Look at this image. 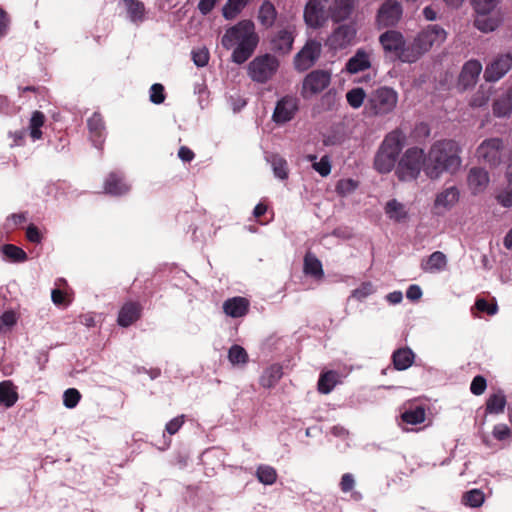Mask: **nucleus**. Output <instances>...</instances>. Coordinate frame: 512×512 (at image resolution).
I'll use <instances>...</instances> for the list:
<instances>
[{"label":"nucleus","mask_w":512,"mask_h":512,"mask_svg":"<svg viewBox=\"0 0 512 512\" xmlns=\"http://www.w3.org/2000/svg\"><path fill=\"white\" fill-rule=\"evenodd\" d=\"M423 168L426 173V155L419 147H411L401 157L396 174L401 181L415 180Z\"/></svg>","instance_id":"5"},{"label":"nucleus","mask_w":512,"mask_h":512,"mask_svg":"<svg viewBox=\"0 0 512 512\" xmlns=\"http://www.w3.org/2000/svg\"><path fill=\"white\" fill-rule=\"evenodd\" d=\"M26 238L32 243H40L42 235L34 224H30L26 230Z\"/></svg>","instance_id":"61"},{"label":"nucleus","mask_w":512,"mask_h":512,"mask_svg":"<svg viewBox=\"0 0 512 512\" xmlns=\"http://www.w3.org/2000/svg\"><path fill=\"white\" fill-rule=\"evenodd\" d=\"M321 43L317 40H308L294 57V66L297 71L303 72L311 68L320 58Z\"/></svg>","instance_id":"11"},{"label":"nucleus","mask_w":512,"mask_h":512,"mask_svg":"<svg viewBox=\"0 0 512 512\" xmlns=\"http://www.w3.org/2000/svg\"><path fill=\"white\" fill-rule=\"evenodd\" d=\"M475 307L480 312H485L488 315H494L498 311V306L496 303H489L486 299L480 298L475 302Z\"/></svg>","instance_id":"55"},{"label":"nucleus","mask_w":512,"mask_h":512,"mask_svg":"<svg viewBox=\"0 0 512 512\" xmlns=\"http://www.w3.org/2000/svg\"><path fill=\"white\" fill-rule=\"evenodd\" d=\"M422 296V290L418 285H410L406 291V297L409 300L416 301L419 300Z\"/></svg>","instance_id":"64"},{"label":"nucleus","mask_w":512,"mask_h":512,"mask_svg":"<svg viewBox=\"0 0 512 512\" xmlns=\"http://www.w3.org/2000/svg\"><path fill=\"white\" fill-rule=\"evenodd\" d=\"M415 354L408 348L403 347L395 350L392 354V362L396 370H406L414 363Z\"/></svg>","instance_id":"29"},{"label":"nucleus","mask_w":512,"mask_h":512,"mask_svg":"<svg viewBox=\"0 0 512 512\" xmlns=\"http://www.w3.org/2000/svg\"><path fill=\"white\" fill-rule=\"evenodd\" d=\"M164 86L160 83H155L150 88V101L154 104H161L165 101Z\"/></svg>","instance_id":"52"},{"label":"nucleus","mask_w":512,"mask_h":512,"mask_svg":"<svg viewBox=\"0 0 512 512\" xmlns=\"http://www.w3.org/2000/svg\"><path fill=\"white\" fill-rule=\"evenodd\" d=\"M303 271L306 275L312 276L315 279H322L324 277L321 261L311 252H307L304 256Z\"/></svg>","instance_id":"33"},{"label":"nucleus","mask_w":512,"mask_h":512,"mask_svg":"<svg viewBox=\"0 0 512 512\" xmlns=\"http://www.w3.org/2000/svg\"><path fill=\"white\" fill-rule=\"evenodd\" d=\"M299 109V101L296 97L286 95L276 103L273 113V121L277 124H284L292 120Z\"/></svg>","instance_id":"14"},{"label":"nucleus","mask_w":512,"mask_h":512,"mask_svg":"<svg viewBox=\"0 0 512 512\" xmlns=\"http://www.w3.org/2000/svg\"><path fill=\"white\" fill-rule=\"evenodd\" d=\"M19 399L17 387L10 380L0 382V405L5 408L13 407Z\"/></svg>","instance_id":"26"},{"label":"nucleus","mask_w":512,"mask_h":512,"mask_svg":"<svg viewBox=\"0 0 512 512\" xmlns=\"http://www.w3.org/2000/svg\"><path fill=\"white\" fill-rule=\"evenodd\" d=\"M258 481L264 485H272L277 480L276 470L269 465H260L256 470Z\"/></svg>","instance_id":"43"},{"label":"nucleus","mask_w":512,"mask_h":512,"mask_svg":"<svg viewBox=\"0 0 512 512\" xmlns=\"http://www.w3.org/2000/svg\"><path fill=\"white\" fill-rule=\"evenodd\" d=\"M51 298L55 305H67L66 293L60 289H53L51 292Z\"/></svg>","instance_id":"63"},{"label":"nucleus","mask_w":512,"mask_h":512,"mask_svg":"<svg viewBox=\"0 0 512 512\" xmlns=\"http://www.w3.org/2000/svg\"><path fill=\"white\" fill-rule=\"evenodd\" d=\"M504 143L500 138L485 139L476 150V157L479 161L488 164L490 167L498 166L504 154Z\"/></svg>","instance_id":"9"},{"label":"nucleus","mask_w":512,"mask_h":512,"mask_svg":"<svg viewBox=\"0 0 512 512\" xmlns=\"http://www.w3.org/2000/svg\"><path fill=\"white\" fill-rule=\"evenodd\" d=\"M462 501L465 505L470 507H479L484 502V494L479 489H472L464 493Z\"/></svg>","instance_id":"48"},{"label":"nucleus","mask_w":512,"mask_h":512,"mask_svg":"<svg viewBox=\"0 0 512 512\" xmlns=\"http://www.w3.org/2000/svg\"><path fill=\"white\" fill-rule=\"evenodd\" d=\"M512 113V86L493 103V114L496 117L509 116Z\"/></svg>","instance_id":"30"},{"label":"nucleus","mask_w":512,"mask_h":512,"mask_svg":"<svg viewBox=\"0 0 512 512\" xmlns=\"http://www.w3.org/2000/svg\"><path fill=\"white\" fill-rule=\"evenodd\" d=\"M127 11L129 20L139 25L146 20V8L140 0H122Z\"/></svg>","instance_id":"27"},{"label":"nucleus","mask_w":512,"mask_h":512,"mask_svg":"<svg viewBox=\"0 0 512 512\" xmlns=\"http://www.w3.org/2000/svg\"><path fill=\"white\" fill-rule=\"evenodd\" d=\"M366 98V93L362 88H353L346 94L348 104L352 108H360Z\"/></svg>","instance_id":"49"},{"label":"nucleus","mask_w":512,"mask_h":512,"mask_svg":"<svg viewBox=\"0 0 512 512\" xmlns=\"http://www.w3.org/2000/svg\"><path fill=\"white\" fill-rule=\"evenodd\" d=\"M461 147L452 139L435 141L426 155V175L438 179L443 173H456L461 164Z\"/></svg>","instance_id":"1"},{"label":"nucleus","mask_w":512,"mask_h":512,"mask_svg":"<svg viewBox=\"0 0 512 512\" xmlns=\"http://www.w3.org/2000/svg\"><path fill=\"white\" fill-rule=\"evenodd\" d=\"M46 117L41 111H34L30 118L29 129L30 136L33 140H39L42 138L41 127L45 124Z\"/></svg>","instance_id":"40"},{"label":"nucleus","mask_w":512,"mask_h":512,"mask_svg":"<svg viewBox=\"0 0 512 512\" xmlns=\"http://www.w3.org/2000/svg\"><path fill=\"white\" fill-rule=\"evenodd\" d=\"M282 376V366L279 364H272L263 371L259 383L264 388H272L279 382Z\"/></svg>","instance_id":"31"},{"label":"nucleus","mask_w":512,"mask_h":512,"mask_svg":"<svg viewBox=\"0 0 512 512\" xmlns=\"http://www.w3.org/2000/svg\"><path fill=\"white\" fill-rule=\"evenodd\" d=\"M331 72L324 69H315L309 72L302 82L301 96L308 99L323 92L331 83Z\"/></svg>","instance_id":"7"},{"label":"nucleus","mask_w":512,"mask_h":512,"mask_svg":"<svg viewBox=\"0 0 512 512\" xmlns=\"http://www.w3.org/2000/svg\"><path fill=\"white\" fill-rule=\"evenodd\" d=\"M277 18V10L270 1H264L258 12V20L265 28H270L274 25Z\"/></svg>","instance_id":"34"},{"label":"nucleus","mask_w":512,"mask_h":512,"mask_svg":"<svg viewBox=\"0 0 512 512\" xmlns=\"http://www.w3.org/2000/svg\"><path fill=\"white\" fill-rule=\"evenodd\" d=\"M501 23L499 14H476L473 25L483 33H489L496 30Z\"/></svg>","instance_id":"28"},{"label":"nucleus","mask_w":512,"mask_h":512,"mask_svg":"<svg viewBox=\"0 0 512 512\" xmlns=\"http://www.w3.org/2000/svg\"><path fill=\"white\" fill-rule=\"evenodd\" d=\"M228 359L232 365H245L249 361V356L242 346L234 344L228 351Z\"/></svg>","instance_id":"44"},{"label":"nucleus","mask_w":512,"mask_h":512,"mask_svg":"<svg viewBox=\"0 0 512 512\" xmlns=\"http://www.w3.org/2000/svg\"><path fill=\"white\" fill-rule=\"evenodd\" d=\"M3 254L14 262H23L27 259L26 252L13 244H5L2 248Z\"/></svg>","instance_id":"47"},{"label":"nucleus","mask_w":512,"mask_h":512,"mask_svg":"<svg viewBox=\"0 0 512 512\" xmlns=\"http://www.w3.org/2000/svg\"><path fill=\"white\" fill-rule=\"evenodd\" d=\"M251 0H227L222 9L223 17L226 20L235 19Z\"/></svg>","instance_id":"39"},{"label":"nucleus","mask_w":512,"mask_h":512,"mask_svg":"<svg viewBox=\"0 0 512 512\" xmlns=\"http://www.w3.org/2000/svg\"><path fill=\"white\" fill-rule=\"evenodd\" d=\"M303 18L308 27L319 29L325 25L329 16L321 0H309L304 7Z\"/></svg>","instance_id":"12"},{"label":"nucleus","mask_w":512,"mask_h":512,"mask_svg":"<svg viewBox=\"0 0 512 512\" xmlns=\"http://www.w3.org/2000/svg\"><path fill=\"white\" fill-rule=\"evenodd\" d=\"M375 292L374 286L370 281L363 282L361 285L352 291L351 297L358 301H363L368 296Z\"/></svg>","instance_id":"50"},{"label":"nucleus","mask_w":512,"mask_h":512,"mask_svg":"<svg viewBox=\"0 0 512 512\" xmlns=\"http://www.w3.org/2000/svg\"><path fill=\"white\" fill-rule=\"evenodd\" d=\"M356 0H336L335 16L338 19H346L353 12Z\"/></svg>","instance_id":"46"},{"label":"nucleus","mask_w":512,"mask_h":512,"mask_svg":"<svg viewBox=\"0 0 512 512\" xmlns=\"http://www.w3.org/2000/svg\"><path fill=\"white\" fill-rule=\"evenodd\" d=\"M87 127L93 145L97 149H102L105 141V122L102 115L99 112H94L92 116L87 119Z\"/></svg>","instance_id":"18"},{"label":"nucleus","mask_w":512,"mask_h":512,"mask_svg":"<svg viewBox=\"0 0 512 512\" xmlns=\"http://www.w3.org/2000/svg\"><path fill=\"white\" fill-rule=\"evenodd\" d=\"M17 322L16 314L12 310L5 311L0 317V333L3 331V328H11Z\"/></svg>","instance_id":"59"},{"label":"nucleus","mask_w":512,"mask_h":512,"mask_svg":"<svg viewBox=\"0 0 512 512\" xmlns=\"http://www.w3.org/2000/svg\"><path fill=\"white\" fill-rule=\"evenodd\" d=\"M403 16V7L396 0H386L379 7L376 14V27L378 30L384 28H394L401 21Z\"/></svg>","instance_id":"8"},{"label":"nucleus","mask_w":512,"mask_h":512,"mask_svg":"<svg viewBox=\"0 0 512 512\" xmlns=\"http://www.w3.org/2000/svg\"><path fill=\"white\" fill-rule=\"evenodd\" d=\"M397 103L398 93L391 87L382 86L369 94L366 110L373 116H385L393 112Z\"/></svg>","instance_id":"4"},{"label":"nucleus","mask_w":512,"mask_h":512,"mask_svg":"<svg viewBox=\"0 0 512 512\" xmlns=\"http://www.w3.org/2000/svg\"><path fill=\"white\" fill-rule=\"evenodd\" d=\"M249 301L241 296L229 298L223 303V311L227 316L232 318H240L245 316L249 311Z\"/></svg>","instance_id":"20"},{"label":"nucleus","mask_w":512,"mask_h":512,"mask_svg":"<svg viewBox=\"0 0 512 512\" xmlns=\"http://www.w3.org/2000/svg\"><path fill=\"white\" fill-rule=\"evenodd\" d=\"M506 406V397L502 391L491 394L486 400L485 411L487 414H501Z\"/></svg>","instance_id":"36"},{"label":"nucleus","mask_w":512,"mask_h":512,"mask_svg":"<svg viewBox=\"0 0 512 512\" xmlns=\"http://www.w3.org/2000/svg\"><path fill=\"white\" fill-rule=\"evenodd\" d=\"M426 412L422 406H417L413 409L405 410L401 414V419L404 423L410 425L421 424L425 421Z\"/></svg>","instance_id":"41"},{"label":"nucleus","mask_w":512,"mask_h":512,"mask_svg":"<svg viewBox=\"0 0 512 512\" xmlns=\"http://www.w3.org/2000/svg\"><path fill=\"white\" fill-rule=\"evenodd\" d=\"M405 139L406 136L401 130H393L385 136L380 148L398 157Z\"/></svg>","instance_id":"22"},{"label":"nucleus","mask_w":512,"mask_h":512,"mask_svg":"<svg viewBox=\"0 0 512 512\" xmlns=\"http://www.w3.org/2000/svg\"><path fill=\"white\" fill-rule=\"evenodd\" d=\"M498 202L504 206V207H511L512 206V187L508 190H505L501 192L497 196Z\"/></svg>","instance_id":"62"},{"label":"nucleus","mask_w":512,"mask_h":512,"mask_svg":"<svg viewBox=\"0 0 512 512\" xmlns=\"http://www.w3.org/2000/svg\"><path fill=\"white\" fill-rule=\"evenodd\" d=\"M356 36V30L352 25L338 26L326 40V46L331 50H341L348 47Z\"/></svg>","instance_id":"15"},{"label":"nucleus","mask_w":512,"mask_h":512,"mask_svg":"<svg viewBox=\"0 0 512 512\" xmlns=\"http://www.w3.org/2000/svg\"><path fill=\"white\" fill-rule=\"evenodd\" d=\"M279 61L275 56L265 54L253 59L248 66V74L258 83H266L276 73Z\"/></svg>","instance_id":"6"},{"label":"nucleus","mask_w":512,"mask_h":512,"mask_svg":"<svg viewBox=\"0 0 512 512\" xmlns=\"http://www.w3.org/2000/svg\"><path fill=\"white\" fill-rule=\"evenodd\" d=\"M499 0H472V6L476 14H496L495 8Z\"/></svg>","instance_id":"45"},{"label":"nucleus","mask_w":512,"mask_h":512,"mask_svg":"<svg viewBox=\"0 0 512 512\" xmlns=\"http://www.w3.org/2000/svg\"><path fill=\"white\" fill-rule=\"evenodd\" d=\"M384 210L386 215L395 222H401L408 216L405 206L396 199L388 201Z\"/></svg>","instance_id":"37"},{"label":"nucleus","mask_w":512,"mask_h":512,"mask_svg":"<svg viewBox=\"0 0 512 512\" xmlns=\"http://www.w3.org/2000/svg\"><path fill=\"white\" fill-rule=\"evenodd\" d=\"M259 43V36L255 31V24L249 19L239 21L229 27L221 39L222 46L229 50L234 48L232 61L243 64L254 53Z\"/></svg>","instance_id":"2"},{"label":"nucleus","mask_w":512,"mask_h":512,"mask_svg":"<svg viewBox=\"0 0 512 512\" xmlns=\"http://www.w3.org/2000/svg\"><path fill=\"white\" fill-rule=\"evenodd\" d=\"M512 68V54L505 53L496 56L484 71V78L487 82H496L504 77Z\"/></svg>","instance_id":"13"},{"label":"nucleus","mask_w":512,"mask_h":512,"mask_svg":"<svg viewBox=\"0 0 512 512\" xmlns=\"http://www.w3.org/2000/svg\"><path fill=\"white\" fill-rule=\"evenodd\" d=\"M495 439L499 441L507 440L511 437V429L506 424L495 425L492 432Z\"/></svg>","instance_id":"58"},{"label":"nucleus","mask_w":512,"mask_h":512,"mask_svg":"<svg viewBox=\"0 0 512 512\" xmlns=\"http://www.w3.org/2000/svg\"><path fill=\"white\" fill-rule=\"evenodd\" d=\"M295 39V27L288 25L278 30L271 38V50L275 53L285 55L290 53Z\"/></svg>","instance_id":"16"},{"label":"nucleus","mask_w":512,"mask_h":512,"mask_svg":"<svg viewBox=\"0 0 512 512\" xmlns=\"http://www.w3.org/2000/svg\"><path fill=\"white\" fill-rule=\"evenodd\" d=\"M143 312V306L138 301H127L125 302L117 317V324L121 327L127 328L137 322Z\"/></svg>","instance_id":"17"},{"label":"nucleus","mask_w":512,"mask_h":512,"mask_svg":"<svg viewBox=\"0 0 512 512\" xmlns=\"http://www.w3.org/2000/svg\"><path fill=\"white\" fill-rule=\"evenodd\" d=\"M371 67L370 54L364 49H358L347 61L345 69L350 74L365 71Z\"/></svg>","instance_id":"23"},{"label":"nucleus","mask_w":512,"mask_h":512,"mask_svg":"<svg viewBox=\"0 0 512 512\" xmlns=\"http://www.w3.org/2000/svg\"><path fill=\"white\" fill-rule=\"evenodd\" d=\"M209 57V51L205 48L192 51V60L198 67L206 66L209 62Z\"/></svg>","instance_id":"54"},{"label":"nucleus","mask_w":512,"mask_h":512,"mask_svg":"<svg viewBox=\"0 0 512 512\" xmlns=\"http://www.w3.org/2000/svg\"><path fill=\"white\" fill-rule=\"evenodd\" d=\"M379 43L385 54H394L402 62L407 63L404 59L407 46L404 35L395 29H388L379 36Z\"/></svg>","instance_id":"10"},{"label":"nucleus","mask_w":512,"mask_h":512,"mask_svg":"<svg viewBox=\"0 0 512 512\" xmlns=\"http://www.w3.org/2000/svg\"><path fill=\"white\" fill-rule=\"evenodd\" d=\"M482 71V64L478 60H469L467 61L460 73L459 81L464 86V88H468L474 85L477 82V79Z\"/></svg>","instance_id":"21"},{"label":"nucleus","mask_w":512,"mask_h":512,"mask_svg":"<svg viewBox=\"0 0 512 512\" xmlns=\"http://www.w3.org/2000/svg\"><path fill=\"white\" fill-rule=\"evenodd\" d=\"M355 478L351 473H344L341 477L339 487L343 493L352 492L355 487Z\"/></svg>","instance_id":"57"},{"label":"nucleus","mask_w":512,"mask_h":512,"mask_svg":"<svg viewBox=\"0 0 512 512\" xmlns=\"http://www.w3.org/2000/svg\"><path fill=\"white\" fill-rule=\"evenodd\" d=\"M397 158V156L379 148L374 159V167L380 173H389L394 168Z\"/></svg>","instance_id":"32"},{"label":"nucleus","mask_w":512,"mask_h":512,"mask_svg":"<svg viewBox=\"0 0 512 512\" xmlns=\"http://www.w3.org/2000/svg\"><path fill=\"white\" fill-rule=\"evenodd\" d=\"M486 388L487 381L482 375H477L473 378L470 385V391L472 394L480 396L485 392Z\"/></svg>","instance_id":"53"},{"label":"nucleus","mask_w":512,"mask_h":512,"mask_svg":"<svg viewBox=\"0 0 512 512\" xmlns=\"http://www.w3.org/2000/svg\"><path fill=\"white\" fill-rule=\"evenodd\" d=\"M81 399L80 392L75 388L67 389L63 394V403L67 408H74Z\"/></svg>","instance_id":"51"},{"label":"nucleus","mask_w":512,"mask_h":512,"mask_svg":"<svg viewBox=\"0 0 512 512\" xmlns=\"http://www.w3.org/2000/svg\"><path fill=\"white\" fill-rule=\"evenodd\" d=\"M460 198V191L456 186L447 187L436 195L434 201L435 209L443 208L450 210Z\"/></svg>","instance_id":"25"},{"label":"nucleus","mask_w":512,"mask_h":512,"mask_svg":"<svg viewBox=\"0 0 512 512\" xmlns=\"http://www.w3.org/2000/svg\"><path fill=\"white\" fill-rule=\"evenodd\" d=\"M184 424V415L177 416L170 420L165 427V430L170 434H176Z\"/></svg>","instance_id":"60"},{"label":"nucleus","mask_w":512,"mask_h":512,"mask_svg":"<svg viewBox=\"0 0 512 512\" xmlns=\"http://www.w3.org/2000/svg\"><path fill=\"white\" fill-rule=\"evenodd\" d=\"M312 166L322 177L328 176L331 172V163L328 156H323L319 162H314Z\"/></svg>","instance_id":"56"},{"label":"nucleus","mask_w":512,"mask_h":512,"mask_svg":"<svg viewBox=\"0 0 512 512\" xmlns=\"http://www.w3.org/2000/svg\"><path fill=\"white\" fill-rule=\"evenodd\" d=\"M446 265V255L441 251H435L428 257L425 263H422V269L426 272H436L444 270Z\"/></svg>","instance_id":"35"},{"label":"nucleus","mask_w":512,"mask_h":512,"mask_svg":"<svg viewBox=\"0 0 512 512\" xmlns=\"http://www.w3.org/2000/svg\"><path fill=\"white\" fill-rule=\"evenodd\" d=\"M490 182L489 173L482 167H472L467 175L468 187L472 194L482 193Z\"/></svg>","instance_id":"19"},{"label":"nucleus","mask_w":512,"mask_h":512,"mask_svg":"<svg viewBox=\"0 0 512 512\" xmlns=\"http://www.w3.org/2000/svg\"><path fill=\"white\" fill-rule=\"evenodd\" d=\"M104 190L110 195L121 196L129 192L130 186L121 174L112 172L105 180Z\"/></svg>","instance_id":"24"},{"label":"nucleus","mask_w":512,"mask_h":512,"mask_svg":"<svg viewBox=\"0 0 512 512\" xmlns=\"http://www.w3.org/2000/svg\"><path fill=\"white\" fill-rule=\"evenodd\" d=\"M447 31L437 24H430L423 28L407 46L404 59L407 63L418 61L433 46H440L447 39Z\"/></svg>","instance_id":"3"},{"label":"nucleus","mask_w":512,"mask_h":512,"mask_svg":"<svg viewBox=\"0 0 512 512\" xmlns=\"http://www.w3.org/2000/svg\"><path fill=\"white\" fill-rule=\"evenodd\" d=\"M338 383V373L329 370L320 374L318 380V391L322 394H329Z\"/></svg>","instance_id":"38"},{"label":"nucleus","mask_w":512,"mask_h":512,"mask_svg":"<svg viewBox=\"0 0 512 512\" xmlns=\"http://www.w3.org/2000/svg\"><path fill=\"white\" fill-rule=\"evenodd\" d=\"M269 161L274 175L281 180H286L289 174L287 161L279 155H272Z\"/></svg>","instance_id":"42"}]
</instances>
